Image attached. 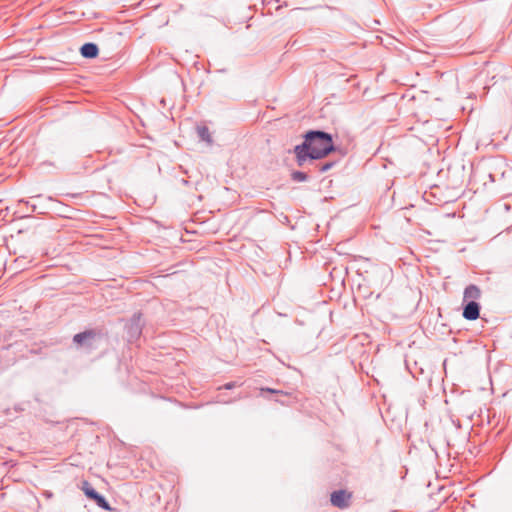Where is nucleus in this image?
Returning <instances> with one entry per match:
<instances>
[{"instance_id":"1","label":"nucleus","mask_w":512,"mask_h":512,"mask_svg":"<svg viewBox=\"0 0 512 512\" xmlns=\"http://www.w3.org/2000/svg\"><path fill=\"white\" fill-rule=\"evenodd\" d=\"M308 156L321 159L334 150L333 141L329 134L321 131H311L305 137Z\"/></svg>"},{"instance_id":"12","label":"nucleus","mask_w":512,"mask_h":512,"mask_svg":"<svg viewBox=\"0 0 512 512\" xmlns=\"http://www.w3.org/2000/svg\"><path fill=\"white\" fill-rule=\"evenodd\" d=\"M234 386H235V385H234V383H228V384H226V385H225V388H227V389H231V388H233Z\"/></svg>"},{"instance_id":"3","label":"nucleus","mask_w":512,"mask_h":512,"mask_svg":"<svg viewBox=\"0 0 512 512\" xmlns=\"http://www.w3.org/2000/svg\"><path fill=\"white\" fill-rule=\"evenodd\" d=\"M352 498V493L345 490L335 491L331 494V503L338 508H346Z\"/></svg>"},{"instance_id":"6","label":"nucleus","mask_w":512,"mask_h":512,"mask_svg":"<svg viewBox=\"0 0 512 512\" xmlns=\"http://www.w3.org/2000/svg\"><path fill=\"white\" fill-rule=\"evenodd\" d=\"M81 55L85 58H95L98 55V47L94 43H86L81 47Z\"/></svg>"},{"instance_id":"7","label":"nucleus","mask_w":512,"mask_h":512,"mask_svg":"<svg viewBox=\"0 0 512 512\" xmlns=\"http://www.w3.org/2000/svg\"><path fill=\"white\" fill-rule=\"evenodd\" d=\"M95 335L96 334H95V332L93 330H87L85 332L76 334L73 337V341L77 345H84V344L87 343V341L94 339Z\"/></svg>"},{"instance_id":"8","label":"nucleus","mask_w":512,"mask_h":512,"mask_svg":"<svg viewBox=\"0 0 512 512\" xmlns=\"http://www.w3.org/2000/svg\"><path fill=\"white\" fill-rule=\"evenodd\" d=\"M295 153L297 155L299 164H302L306 156H308L306 141L302 145H298L295 147Z\"/></svg>"},{"instance_id":"10","label":"nucleus","mask_w":512,"mask_h":512,"mask_svg":"<svg viewBox=\"0 0 512 512\" xmlns=\"http://www.w3.org/2000/svg\"><path fill=\"white\" fill-rule=\"evenodd\" d=\"M293 179L298 181H304L306 179V175L302 172L293 173Z\"/></svg>"},{"instance_id":"9","label":"nucleus","mask_w":512,"mask_h":512,"mask_svg":"<svg viewBox=\"0 0 512 512\" xmlns=\"http://www.w3.org/2000/svg\"><path fill=\"white\" fill-rule=\"evenodd\" d=\"M198 132L203 140H206L207 142H211L208 128L200 127V128H198Z\"/></svg>"},{"instance_id":"2","label":"nucleus","mask_w":512,"mask_h":512,"mask_svg":"<svg viewBox=\"0 0 512 512\" xmlns=\"http://www.w3.org/2000/svg\"><path fill=\"white\" fill-rule=\"evenodd\" d=\"M82 491L84 492V494L88 498L94 500L99 507H101V508H103L104 510H107V511L111 510V507L108 504V502L105 500V498L103 496L99 495L92 488L91 484L88 481H83L82 482Z\"/></svg>"},{"instance_id":"5","label":"nucleus","mask_w":512,"mask_h":512,"mask_svg":"<svg viewBox=\"0 0 512 512\" xmlns=\"http://www.w3.org/2000/svg\"><path fill=\"white\" fill-rule=\"evenodd\" d=\"M481 297V290L476 285H469L465 288L463 294V300L467 303L470 301H476Z\"/></svg>"},{"instance_id":"4","label":"nucleus","mask_w":512,"mask_h":512,"mask_svg":"<svg viewBox=\"0 0 512 512\" xmlns=\"http://www.w3.org/2000/svg\"><path fill=\"white\" fill-rule=\"evenodd\" d=\"M480 306L476 301H470L463 309V317L467 320H476L479 317Z\"/></svg>"},{"instance_id":"11","label":"nucleus","mask_w":512,"mask_h":512,"mask_svg":"<svg viewBox=\"0 0 512 512\" xmlns=\"http://www.w3.org/2000/svg\"><path fill=\"white\" fill-rule=\"evenodd\" d=\"M261 390L262 391H267V392H270V393H278L279 392V391L271 389V388H262Z\"/></svg>"}]
</instances>
